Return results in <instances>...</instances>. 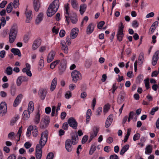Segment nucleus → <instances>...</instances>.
<instances>
[{"label":"nucleus","instance_id":"27","mask_svg":"<svg viewBox=\"0 0 159 159\" xmlns=\"http://www.w3.org/2000/svg\"><path fill=\"white\" fill-rule=\"evenodd\" d=\"M99 128L97 126H94L92 132L90 133V135L94 138L96 137L99 131Z\"/></svg>","mask_w":159,"mask_h":159},{"label":"nucleus","instance_id":"45","mask_svg":"<svg viewBox=\"0 0 159 159\" xmlns=\"http://www.w3.org/2000/svg\"><path fill=\"white\" fill-rule=\"evenodd\" d=\"M96 146L95 145H92L89 151V154L90 155H92L96 150Z\"/></svg>","mask_w":159,"mask_h":159},{"label":"nucleus","instance_id":"51","mask_svg":"<svg viewBox=\"0 0 159 159\" xmlns=\"http://www.w3.org/2000/svg\"><path fill=\"white\" fill-rule=\"evenodd\" d=\"M140 136V134L139 133H136L134 135L133 139L134 141L138 140L139 139Z\"/></svg>","mask_w":159,"mask_h":159},{"label":"nucleus","instance_id":"22","mask_svg":"<svg viewBox=\"0 0 159 159\" xmlns=\"http://www.w3.org/2000/svg\"><path fill=\"white\" fill-rule=\"evenodd\" d=\"M32 127L33 128L32 131L33 136L34 137H36L38 136L39 134L38 128L35 125H32Z\"/></svg>","mask_w":159,"mask_h":159},{"label":"nucleus","instance_id":"15","mask_svg":"<svg viewBox=\"0 0 159 159\" xmlns=\"http://www.w3.org/2000/svg\"><path fill=\"white\" fill-rule=\"evenodd\" d=\"M47 91L46 89H41L39 91V95L42 100H43L46 96Z\"/></svg>","mask_w":159,"mask_h":159},{"label":"nucleus","instance_id":"32","mask_svg":"<svg viewBox=\"0 0 159 159\" xmlns=\"http://www.w3.org/2000/svg\"><path fill=\"white\" fill-rule=\"evenodd\" d=\"M31 113H29L27 110H25L24 111L22 115L23 119L24 120H26L30 117V114Z\"/></svg>","mask_w":159,"mask_h":159},{"label":"nucleus","instance_id":"19","mask_svg":"<svg viewBox=\"0 0 159 159\" xmlns=\"http://www.w3.org/2000/svg\"><path fill=\"white\" fill-rule=\"evenodd\" d=\"M55 55V52L52 51H51L48 53L47 58V61L49 63L51 62L54 59Z\"/></svg>","mask_w":159,"mask_h":159},{"label":"nucleus","instance_id":"55","mask_svg":"<svg viewBox=\"0 0 159 159\" xmlns=\"http://www.w3.org/2000/svg\"><path fill=\"white\" fill-rule=\"evenodd\" d=\"M117 89V86H116V84L115 83L113 84L111 89H112V92L114 93L115 90Z\"/></svg>","mask_w":159,"mask_h":159},{"label":"nucleus","instance_id":"48","mask_svg":"<svg viewBox=\"0 0 159 159\" xmlns=\"http://www.w3.org/2000/svg\"><path fill=\"white\" fill-rule=\"evenodd\" d=\"M32 125H30L28 128L26 132V136L27 137H30L31 135V132L32 130Z\"/></svg>","mask_w":159,"mask_h":159},{"label":"nucleus","instance_id":"29","mask_svg":"<svg viewBox=\"0 0 159 159\" xmlns=\"http://www.w3.org/2000/svg\"><path fill=\"white\" fill-rule=\"evenodd\" d=\"M72 143L73 144H76L78 141V137L77 134H74L71 137Z\"/></svg>","mask_w":159,"mask_h":159},{"label":"nucleus","instance_id":"50","mask_svg":"<svg viewBox=\"0 0 159 159\" xmlns=\"http://www.w3.org/2000/svg\"><path fill=\"white\" fill-rule=\"evenodd\" d=\"M145 84V86L147 89H148L150 88L149 79H148L145 80H144Z\"/></svg>","mask_w":159,"mask_h":159},{"label":"nucleus","instance_id":"62","mask_svg":"<svg viewBox=\"0 0 159 159\" xmlns=\"http://www.w3.org/2000/svg\"><path fill=\"white\" fill-rule=\"evenodd\" d=\"M31 144L29 142H26L24 144V146L25 148L28 149L31 146Z\"/></svg>","mask_w":159,"mask_h":159},{"label":"nucleus","instance_id":"6","mask_svg":"<svg viewBox=\"0 0 159 159\" xmlns=\"http://www.w3.org/2000/svg\"><path fill=\"white\" fill-rule=\"evenodd\" d=\"M43 147L37 145L36 147L35 157L36 159H41L42 154V148Z\"/></svg>","mask_w":159,"mask_h":159},{"label":"nucleus","instance_id":"21","mask_svg":"<svg viewBox=\"0 0 159 159\" xmlns=\"http://www.w3.org/2000/svg\"><path fill=\"white\" fill-rule=\"evenodd\" d=\"M79 30L76 28L72 29L70 34V37L72 39H74L77 36Z\"/></svg>","mask_w":159,"mask_h":159},{"label":"nucleus","instance_id":"63","mask_svg":"<svg viewBox=\"0 0 159 159\" xmlns=\"http://www.w3.org/2000/svg\"><path fill=\"white\" fill-rule=\"evenodd\" d=\"M65 34V31L63 30H60L59 33V36L61 37H63Z\"/></svg>","mask_w":159,"mask_h":159},{"label":"nucleus","instance_id":"39","mask_svg":"<svg viewBox=\"0 0 159 159\" xmlns=\"http://www.w3.org/2000/svg\"><path fill=\"white\" fill-rule=\"evenodd\" d=\"M71 4L73 8L75 10L77 9L78 5L76 0H71Z\"/></svg>","mask_w":159,"mask_h":159},{"label":"nucleus","instance_id":"11","mask_svg":"<svg viewBox=\"0 0 159 159\" xmlns=\"http://www.w3.org/2000/svg\"><path fill=\"white\" fill-rule=\"evenodd\" d=\"M159 59V50H157L155 52L152 57V63L153 66L156 65Z\"/></svg>","mask_w":159,"mask_h":159},{"label":"nucleus","instance_id":"60","mask_svg":"<svg viewBox=\"0 0 159 159\" xmlns=\"http://www.w3.org/2000/svg\"><path fill=\"white\" fill-rule=\"evenodd\" d=\"M102 107H99L97 109V111H96L97 115L98 116L100 115L102 111Z\"/></svg>","mask_w":159,"mask_h":159},{"label":"nucleus","instance_id":"40","mask_svg":"<svg viewBox=\"0 0 159 159\" xmlns=\"http://www.w3.org/2000/svg\"><path fill=\"white\" fill-rule=\"evenodd\" d=\"M40 120V115L39 112L35 116L34 119V122L35 124H38Z\"/></svg>","mask_w":159,"mask_h":159},{"label":"nucleus","instance_id":"26","mask_svg":"<svg viewBox=\"0 0 159 159\" xmlns=\"http://www.w3.org/2000/svg\"><path fill=\"white\" fill-rule=\"evenodd\" d=\"M43 13H40L38 15L35 20V23L36 25H39L42 21L43 19Z\"/></svg>","mask_w":159,"mask_h":159},{"label":"nucleus","instance_id":"16","mask_svg":"<svg viewBox=\"0 0 159 159\" xmlns=\"http://www.w3.org/2000/svg\"><path fill=\"white\" fill-rule=\"evenodd\" d=\"M41 40L40 39H37L34 41L32 46V49L33 50L36 49L41 44Z\"/></svg>","mask_w":159,"mask_h":159},{"label":"nucleus","instance_id":"49","mask_svg":"<svg viewBox=\"0 0 159 159\" xmlns=\"http://www.w3.org/2000/svg\"><path fill=\"white\" fill-rule=\"evenodd\" d=\"M158 109L159 107H155L152 108L150 114L152 115H153L155 114V112L158 111Z\"/></svg>","mask_w":159,"mask_h":159},{"label":"nucleus","instance_id":"54","mask_svg":"<svg viewBox=\"0 0 159 159\" xmlns=\"http://www.w3.org/2000/svg\"><path fill=\"white\" fill-rule=\"evenodd\" d=\"M19 0H14L13 2V7L15 8H16L19 5Z\"/></svg>","mask_w":159,"mask_h":159},{"label":"nucleus","instance_id":"35","mask_svg":"<svg viewBox=\"0 0 159 159\" xmlns=\"http://www.w3.org/2000/svg\"><path fill=\"white\" fill-rule=\"evenodd\" d=\"M16 136L15 133L13 132L9 133L8 134V138L11 140H13L16 139Z\"/></svg>","mask_w":159,"mask_h":159},{"label":"nucleus","instance_id":"56","mask_svg":"<svg viewBox=\"0 0 159 159\" xmlns=\"http://www.w3.org/2000/svg\"><path fill=\"white\" fill-rule=\"evenodd\" d=\"M71 96V93L69 91H67L66 92L65 95V98L67 99H69Z\"/></svg>","mask_w":159,"mask_h":159},{"label":"nucleus","instance_id":"53","mask_svg":"<svg viewBox=\"0 0 159 159\" xmlns=\"http://www.w3.org/2000/svg\"><path fill=\"white\" fill-rule=\"evenodd\" d=\"M105 24V22L104 21H101L100 22L98 25V28L99 29H101L102 28V27Z\"/></svg>","mask_w":159,"mask_h":159},{"label":"nucleus","instance_id":"5","mask_svg":"<svg viewBox=\"0 0 159 159\" xmlns=\"http://www.w3.org/2000/svg\"><path fill=\"white\" fill-rule=\"evenodd\" d=\"M71 75L72 78V80L74 83H76L81 78V75L80 73L76 70H74L72 72Z\"/></svg>","mask_w":159,"mask_h":159},{"label":"nucleus","instance_id":"12","mask_svg":"<svg viewBox=\"0 0 159 159\" xmlns=\"http://www.w3.org/2000/svg\"><path fill=\"white\" fill-rule=\"evenodd\" d=\"M125 97V93L124 91H121L120 94L118 97L117 102L119 104H120L124 101Z\"/></svg>","mask_w":159,"mask_h":159},{"label":"nucleus","instance_id":"61","mask_svg":"<svg viewBox=\"0 0 159 159\" xmlns=\"http://www.w3.org/2000/svg\"><path fill=\"white\" fill-rule=\"evenodd\" d=\"M132 25L134 27L137 28L139 26V23L136 20H134L133 21Z\"/></svg>","mask_w":159,"mask_h":159},{"label":"nucleus","instance_id":"41","mask_svg":"<svg viewBox=\"0 0 159 159\" xmlns=\"http://www.w3.org/2000/svg\"><path fill=\"white\" fill-rule=\"evenodd\" d=\"M86 8V5L85 4H83L80 6V11L81 15H82L85 11Z\"/></svg>","mask_w":159,"mask_h":159},{"label":"nucleus","instance_id":"18","mask_svg":"<svg viewBox=\"0 0 159 159\" xmlns=\"http://www.w3.org/2000/svg\"><path fill=\"white\" fill-rule=\"evenodd\" d=\"M25 14L26 17V22L29 23L32 18V11L31 10L27 11L26 10Z\"/></svg>","mask_w":159,"mask_h":159},{"label":"nucleus","instance_id":"34","mask_svg":"<svg viewBox=\"0 0 159 159\" xmlns=\"http://www.w3.org/2000/svg\"><path fill=\"white\" fill-rule=\"evenodd\" d=\"M129 146L128 144L125 145L121 149L120 154L121 155H123L124 153L128 149Z\"/></svg>","mask_w":159,"mask_h":159},{"label":"nucleus","instance_id":"43","mask_svg":"<svg viewBox=\"0 0 159 159\" xmlns=\"http://www.w3.org/2000/svg\"><path fill=\"white\" fill-rule=\"evenodd\" d=\"M13 3L12 2H10L8 4L6 10L7 12L9 13H10L12 10L13 7H12V5Z\"/></svg>","mask_w":159,"mask_h":159},{"label":"nucleus","instance_id":"4","mask_svg":"<svg viewBox=\"0 0 159 159\" xmlns=\"http://www.w3.org/2000/svg\"><path fill=\"white\" fill-rule=\"evenodd\" d=\"M123 29L124 25L123 24L122 22H120L118 26V29L116 34L117 39L120 42L122 40V38L124 36Z\"/></svg>","mask_w":159,"mask_h":159},{"label":"nucleus","instance_id":"23","mask_svg":"<svg viewBox=\"0 0 159 159\" xmlns=\"http://www.w3.org/2000/svg\"><path fill=\"white\" fill-rule=\"evenodd\" d=\"M33 7L36 11H39L40 7V3L39 0H34L33 2Z\"/></svg>","mask_w":159,"mask_h":159},{"label":"nucleus","instance_id":"42","mask_svg":"<svg viewBox=\"0 0 159 159\" xmlns=\"http://www.w3.org/2000/svg\"><path fill=\"white\" fill-rule=\"evenodd\" d=\"M71 22L73 24H75L77 21V16L75 14H73L70 17Z\"/></svg>","mask_w":159,"mask_h":159},{"label":"nucleus","instance_id":"2","mask_svg":"<svg viewBox=\"0 0 159 159\" xmlns=\"http://www.w3.org/2000/svg\"><path fill=\"white\" fill-rule=\"evenodd\" d=\"M17 27L16 25H13L11 28L9 35V42L12 43L14 41L17 33Z\"/></svg>","mask_w":159,"mask_h":159},{"label":"nucleus","instance_id":"7","mask_svg":"<svg viewBox=\"0 0 159 159\" xmlns=\"http://www.w3.org/2000/svg\"><path fill=\"white\" fill-rule=\"evenodd\" d=\"M50 121L49 117L45 116L43 120H42L40 123V127L41 128L45 129L48 126Z\"/></svg>","mask_w":159,"mask_h":159},{"label":"nucleus","instance_id":"37","mask_svg":"<svg viewBox=\"0 0 159 159\" xmlns=\"http://www.w3.org/2000/svg\"><path fill=\"white\" fill-rule=\"evenodd\" d=\"M12 68L10 66L7 67L5 70V73L9 75H12Z\"/></svg>","mask_w":159,"mask_h":159},{"label":"nucleus","instance_id":"1","mask_svg":"<svg viewBox=\"0 0 159 159\" xmlns=\"http://www.w3.org/2000/svg\"><path fill=\"white\" fill-rule=\"evenodd\" d=\"M59 6V2L58 0H55L49 6L47 11V15L51 17L57 11Z\"/></svg>","mask_w":159,"mask_h":159},{"label":"nucleus","instance_id":"24","mask_svg":"<svg viewBox=\"0 0 159 159\" xmlns=\"http://www.w3.org/2000/svg\"><path fill=\"white\" fill-rule=\"evenodd\" d=\"M44 66V61L43 57H41L39 61V66L38 70L39 71H40L43 68Z\"/></svg>","mask_w":159,"mask_h":159},{"label":"nucleus","instance_id":"36","mask_svg":"<svg viewBox=\"0 0 159 159\" xmlns=\"http://www.w3.org/2000/svg\"><path fill=\"white\" fill-rule=\"evenodd\" d=\"M91 113L92 112L91 110L90 109H88L87 111L86 116V122L87 123H88L89 121V119Z\"/></svg>","mask_w":159,"mask_h":159},{"label":"nucleus","instance_id":"38","mask_svg":"<svg viewBox=\"0 0 159 159\" xmlns=\"http://www.w3.org/2000/svg\"><path fill=\"white\" fill-rule=\"evenodd\" d=\"M19 118V116L18 115L12 118L10 122V125H13Z\"/></svg>","mask_w":159,"mask_h":159},{"label":"nucleus","instance_id":"3","mask_svg":"<svg viewBox=\"0 0 159 159\" xmlns=\"http://www.w3.org/2000/svg\"><path fill=\"white\" fill-rule=\"evenodd\" d=\"M41 137L39 141V143L37 145L43 147L45 145L48 140V132L45 130L41 134Z\"/></svg>","mask_w":159,"mask_h":159},{"label":"nucleus","instance_id":"13","mask_svg":"<svg viewBox=\"0 0 159 159\" xmlns=\"http://www.w3.org/2000/svg\"><path fill=\"white\" fill-rule=\"evenodd\" d=\"M28 78L25 76H20L18 77L16 81V84L18 86H20L22 83L24 82H27L28 81Z\"/></svg>","mask_w":159,"mask_h":159},{"label":"nucleus","instance_id":"47","mask_svg":"<svg viewBox=\"0 0 159 159\" xmlns=\"http://www.w3.org/2000/svg\"><path fill=\"white\" fill-rule=\"evenodd\" d=\"M22 126H21L20 127L18 132L17 134L16 135H19V138H18V139L17 141V142L19 141L20 140V138L21 135V134L22 132Z\"/></svg>","mask_w":159,"mask_h":159},{"label":"nucleus","instance_id":"30","mask_svg":"<svg viewBox=\"0 0 159 159\" xmlns=\"http://www.w3.org/2000/svg\"><path fill=\"white\" fill-rule=\"evenodd\" d=\"M11 52L13 53L14 55H17L19 57L21 56L20 51L18 49L12 48L11 49Z\"/></svg>","mask_w":159,"mask_h":159},{"label":"nucleus","instance_id":"31","mask_svg":"<svg viewBox=\"0 0 159 159\" xmlns=\"http://www.w3.org/2000/svg\"><path fill=\"white\" fill-rule=\"evenodd\" d=\"M145 149V154H151L152 152V146L151 145H148L146 146Z\"/></svg>","mask_w":159,"mask_h":159},{"label":"nucleus","instance_id":"8","mask_svg":"<svg viewBox=\"0 0 159 159\" xmlns=\"http://www.w3.org/2000/svg\"><path fill=\"white\" fill-rule=\"evenodd\" d=\"M7 112V104L5 102H2L0 104V114L2 116L5 115Z\"/></svg>","mask_w":159,"mask_h":159},{"label":"nucleus","instance_id":"10","mask_svg":"<svg viewBox=\"0 0 159 159\" xmlns=\"http://www.w3.org/2000/svg\"><path fill=\"white\" fill-rule=\"evenodd\" d=\"M66 61L65 60H61L60 65L59 67V73L61 75L66 70Z\"/></svg>","mask_w":159,"mask_h":159},{"label":"nucleus","instance_id":"64","mask_svg":"<svg viewBox=\"0 0 159 159\" xmlns=\"http://www.w3.org/2000/svg\"><path fill=\"white\" fill-rule=\"evenodd\" d=\"M110 159H119V158L117 155L114 154L110 156Z\"/></svg>","mask_w":159,"mask_h":159},{"label":"nucleus","instance_id":"20","mask_svg":"<svg viewBox=\"0 0 159 159\" xmlns=\"http://www.w3.org/2000/svg\"><path fill=\"white\" fill-rule=\"evenodd\" d=\"M94 28V25L91 23L88 26L86 29V33L87 34H90L93 31Z\"/></svg>","mask_w":159,"mask_h":159},{"label":"nucleus","instance_id":"57","mask_svg":"<svg viewBox=\"0 0 159 159\" xmlns=\"http://www.w3.org/2000/svg\"><path fill=\"white\" fill-rule=\"evenodd\" d=\"M113 119V116L112 114H111L107 117V120L112 122Z\"/></svg>","mask_w":159,"mask_h":159},{"label":"nucleus","instance_id":"25","mask_svg":"<svg viewBox=\"0 0 159 159\" xmlns=\"http://www.w3.org/2000/svg\"><path fill=\"white\" fill-rule=\"evenodd\" d=\"M22 95L21 94H19L16 97L13 103V106L14 107H16L18 105L19 102L20 101V100L22 98Z\"/></svg>","mask_w":159,"mask_h":159},{"label":"nucleus","instance_id":"59","mask_svg":"<svg viewBox=\"0 0 159 159\" xmlns=\"http://www.w3.org/2000/svg\"><path fill=\"white\" fill-rule=\"evenodd\" d=\"M7 3V1H3L2 3H0V7L1 8H3L5 7L6 4Z\"/></svg>","mask_w":159,"mask_h":159},{"label":"nucleus","instance_id":"28","mask_svg":"<svg viewBox=\"0 0 159 159\" xmlns=\"http://www.w3.org/2000/svg\"><path fill=\"white\" fill-rule=\"evenodd\" d=\"M57 84V79L55 78L52 80L50 86V90L51 91H53L56 88Z\"/></svg>","mask_w":159,"mask_h":159},{"label":"nucleus","instance_id":"9","mask_svg":"<svg viewBox=\"0 0 159 159\" xmlns=\"http://www.w3.org/2000/svg\"><path fill=\"white\" fill-rule=\"evenodd\" d=\"M68 123L70 126L74 129H76L78 126V123L75 120L73 117L69 118L68 120Z\"/></svg>","mask_w":159,"mask_h":159},{"label":"nucleus","instance_id":"44","mask_svg":"<svg viewBox=\"0 0 159 159\" xmlns=\"http://www.w3.org/2000/svg\"><path fill=\"white\" fill-rule=\"evenodd\" d=\"M60 61L59 60H56L52 62L50 65V68L51 69H53L55 66L58 64Z\"/></svg>","mask_w":159,"mask_h":159},{"label":"nucleus","instance_id":"46","mask_svg":"<svg viewBox=\"0 0 159 159\" xmlns=\"http://www.w3.org/2000/svg\"><path fill=\"white\" fill-rule=\"evenodd\" d=\"M110 105L108 104H107L105 105L103 108V112L104 114L108 112L110 108Z\"/></svg>","mask_w":159,"mask_h":159},{"label":"nucleus","instance_id":"14","mask_svg":"<svg viewBox=\"0 0 159 159\" xmlns=\"http://www.w3.org/2000/svg\"><path fill=\"white\" fill-rule=\"evenodd\" d=\"M65 148L68 152H71L72 150V146L71 143V141L70 139H67L65 142Z\"/></svg>","mask_w":159,"mask_h":159},{"label":"nucleus","instance_id":"52","mask_svg":"<svg viewBox=\"0 0 159 159\" xmlns=\"http://www.w3.org/2000/svg\"><path fill=\"white\" fill-rule=\"evenodd\" d=\"M53 153L52 152H50L47 155L46 157V159H53Z\"/></svg>","mask_w":159,"mask_h":159},{"label":"nucleus","instance_id":"33","mask_svg":"<svg viewBox=\"0 0 159 159\" xmlns=\"http://www.w3.org/2000/svg\"><path fill=\"white\" fill-rule=\"evenodd\" d=\"M34 103L33 102L30 101L28 105V111H29V113H32L34 110Z\"/></svg>","mask_w":159,"mask_h":159},{"label":"nucleus","instance_id":"58","mask_svg":"<svg viewBox=\"0 0 159 159\" xmlns=\"http://www.w3.org/2000/svg\"><path fill=\"white\" fill-rule=\"evenodd\" d=\"M88 137L87 135H85L84 136L82 140V144L85 143L88 140Z\"/></svg>","mask_w":159,"mask_h":159},{"label":"nucleus","instance_id":"17","mask_svg":"<svg viewBox=\"0 0 159 159\" xmlns=\"http://www.w3.org/2000/svg\"><path fill=\"white\" fill-rule=\"evenodd\" d=\"M61 49L64 53L67 54L68 52V48L66 43L64 40L61 41Z\"/></svg>","mask_w":159,"mask_h":159}]
</instances>
